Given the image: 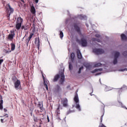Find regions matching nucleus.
I'll return each mask as SVG.
<instances>
[{
	"label": "nucleus",
	"mask_w": 127,
	"mask_h": 127,
	"mask_svg": "<svg viewBox=\"0 0 127 127\" xmlns=\"http://www.w3.org/2000/svg\"><path fill=\"white\" fill-rule=\"evenodd\" d=\"M59 80V84H60V85H63V84H64V81H65V75H64V71H60L59 74L55 75L53 81V82H57V81H58Z\"/></svg>",
	"instance_id": "f257e3e1"
},
{
	"label": "nucleus",
	"mask_w": 127,
	"mask_h": 127,
	"mask_svg": "<svg viewBox=\"0 0 127 127\" xmlns=\"http://www.w3.org/2000/svg\"><path fill=\"white\" fill-rule=\"evenodd\" d=\"M8 8L6 9V16L7 20H9L10 19V14H11V13H13L14 10L11 7V6H10V5L9 4L8 5Z\"/></svg>",
	"instance_id": "f03ea898"
},
{
	"label": "nucleus",
	"mask_w": 127,
	"mask_h": 127,
	"mask_svg": "<svg viewBox=\"0 0 127 127\" xmlns=\"http://www.w3.org/2000/svg\"><path fill=\"white\" fill-rule=\"evenodd\" d=\"M14 85L16 90H20V89H21L20 80L17 79L16 81L14 82Z\"/></svg>",
	"instance_id": "7ed1b4c3"
},
{
	"label": "nucleus",
	"mask_w": 127,
	"mask_h": 127,
	"mask_svg": "<svg viewBox=\"0 0 127 127\" xmlns=\"http://www.w3.org/2000/svg\"><path fill=\"white\" fill-rule=\"evenodd\" d=\"M93 52H94L96 55H100L101 54H104L105 51L102 49H95L93 50Z\"/></svg>",
	"instance_id": "20e7f679"
},
{
	"label": "nucleus",
	"mask_w": 127,
	"mask_h": 127,
	"mask_svg": "<svg viewBox=\"0 0 127 127\" xmlns=\"http://www.w3.org/2000/svg\"><path fill=\"white\" fill-rule=\"evenodd\" d=\"M15 36V33L13 31H10V33L8 35L7 39L10 40V41H12L13 40V37Z\"/></svg>",
	"instance_id": "39448f33"
},
{
	"label": "nucleus",
	"mask_w": 127,
	"mask_h": 127,
	"mask_svg": "<svg viewBox=\"0 0 127 127\" xmlns=\"http://www.w3.org/2000/svg\"><path fill=\"white\" fill-rule=\"evenodd\" d=\"M80 44H81L83 47H86L88 44V42H87V40L84 38L81 39L80 41Z\"/></svg>",
	"instance_id": "423d86ee"
},
{
	"label": "nucleus",
	"mask_w": 127,
	"mask_h": 127,
	"mask_svg": "<svg viewBox=\"0 0 127 127\" xmlns=\"http://www.w3.org/2000/svg\"><path fill=\"white\" fill-rule=\"evenodd\" d=\"M35 44L37 48H38V50H39V48L40 47V40L39 39V37L35 38Z\"/></svg>",
	"instance_id": "0eeeda50"
},
{
	"label": "nucleus",
	"mask_w": 127,
	"mask_h": 127,
	"mask_svg": "<svg viewBox=\"0 0 127 127\" xmlns=\"http://www.w3.org/2000/svg\"><path fill=\"white\" fill-rule=\"evenodd\" d=\"M62 104L63 105V107L65 108L68 107V99L67 98H64L62 100Z\"/></svg>",
	"instance_id": "6e6552de"
},
{
	"label": "nucleus",
	"mask_w": 127,
	"mask_h": 127,
	"mask_svg": "<svg viewBox=\"0 0 127 127\" xmlns=\"http://www.w3.org/2000/svg\"><path fill=\"white\" fill-rule=\"evenodd\" d=\"M3 100H2V96L0 95V110L2 111L3 110Z\"/></svg>",
	"instance_id": "1a4fd4ad"
},
{
	"label": "nucleus",
	"mask_w": 127,
	"mask_h": 127,
	"mask_svg": "<svg viewBox=\"0 0 127 127\" xmlns=\"http://www.w3.org/2000/svg\"><path fill=\"white\" fill-rule=\"evenodd\" d=\"M41 72H42L43 79V80H44V86L46 88L47 91H48V85H47V82L45 81V77H44V75H43V73H42V71H41Z\"/></svg>",
	"instance_id": "9d476101"
},
{
	"label": "nucleus",
	"mask_w": 127,
	"mask_h": 127,
	"mask_svg": "<svg viewBox=\"0 0 127 127\" xmlns=\"http://www.w3.org/2000/svg\"><path fill=\"white\" fill-rule=\"evenodd\" d=\"M38 108H39V109H40V112L41 113H42V112H44L45 110H44V108H43V105H41V103H40V102L38 103Z\"/></svg>",
	"instance_id": "9b49d317"
},
{
	"label": "nucleus",
	"mask_w": 127,
	"mask_h": 127,
	"mask_svg": "<svg viewBox=\"0 0 127 127\" xmlns=\"http://www.w3.org/2000/svg\"><path fill=\"white\" fill-rule=\"evenodd\" d=\"M74 29L77 31L78 33H81V30H80V27L77 24L74 25Z\"/></svg>",
	"instance_id": "f8f14e48"
},
{
	"label": "nucleus",
	"mask_w": 127,
	"mask_h": 127,
	"mask_svg": "<svg viewBox=\"0 0 127 127\" xmlns=\"http://www.w3.org/2000/svg\"><path fill=\"white\" fill-rule=\"evenodd\" d=\"M76 54L77 55V58H78V59H82V54H81V52L79 51V50H77Z\"/></svg>",
	"instance_id": "ddd939ff"
},
{
	"label": "nucleus",
	"mask_w": 127,
	"mask_h": 127,
	"mask_svg": "<svg viewBox=\"0 0 127 127\" xmlns=\"http://www.w3.org/2000/svg\"><path fill=\"white\" fill-rule=\"evenodd\" d=\"M23 21V19L21 18V17H19L17 18L16 23H19L22 24V22Z\"/></svg>",
	"instance_id": "4468645a"
},
{
	"label": "nucleus",
	"mask_w": 127,
	"mask_h": 127,
	"mask_svg": "<svg viewBox=\"0 0 127 127\" xmlns=\"http://www.w3.org/2000/svg\"><path fill=\"white\" fill-rule=\"evenodd\" d=\"M21 25H22V24H19L18 23H16L15 25V28L17 29V30H19L20 28H21Z\"/></svg>",
	"instance_id": "2eb2a0df"
},
{
	"label": "nucleus",
	"mask_w": 127,
	"mask_h": 127,
	"mask_svg": "<svg viewBox=\"0 0 127 127\" xmlns=\"http://www.w3.org/2000/svg\"><path fill=\"white\" fill-rule=\"evenodd\" d=\"M31 12L33 14H35L36 13V10H35V7H34V6H31Z\"/></svg>",
	"instance_id": "dca6fc26"
},
{
	"label": "nucleus",
	"mask_w": 127,
	"mask_h": 127,
	"mask_svg": "<svg viewBox=\"0 0 127 127\" xmlns=\"http://www.w3.org/2000/svg\"><path fill=\"white\" fill-rule=\"evenodd\" d=\"M74 101L76 103V104H77L79 103V97H78V94H75L74 98Z\"/></svg>",
	"instance_id": "f3484780"
},
{
	"label": "nucleus",
	"mask_w": 127,
	"mask_h": 127,
	"mask_svg": "<svg viewBox=\"0 0 127 127\" xmlns=\"http://www.w3.org/2000/svg\"><path fill=\"white\" fill-rule=\"evenodd\" d=\"M98 71H103V68H96L91 71V73H97V72H98Z\"/></svg>",
	"instance_id": "a211bd4d"
},
{
	"label": "nucleus",
	"mask_w": 127,
	"mask_h": 127,
	"mask_svg": "<svg viewBox=\"0 0 127 127\" xmlns=\"http://www.w3.org/2000/svg\"><path fill=\"white\" fill-rule=\"evenodd\" d=\"M121 37L122 40H127V36H126V35H125L124 34H121Z\"/></svg>",
	"instance_id": "6ab92c4d"
},
{
	"label": "nucleus",
	"mask_w": 127,
	"mask_h": 127,
	"mask_svg": "<svg viewBox=\"0 0 127 127\" xmlns=\"http://www.w3.org/2000/svg\"><path fill=\"white\" fill-rule=\"evenodd\" d=\"M79 18L81 20H83V19H86V18H87V16H85V15H80L79 16Z\"/></svg>",
	"instance_id": "aec40b11"
},
{
	"label": "nucleus",
	"mask_w": 127,
	"mask_h": 127,
	"mask_svg": "<svg viewBox=\"0 0 127 127\" xmlns=\"http://www.w3.org/2000/svg\"><path fill=\"white\" fill-rule=\"evenodd\" d=\"M70 58H71V61H74V59L75 58V54L74 53H72L70 54Z\"/></svg>",
	"instance_id": "412c9836"
},
{
	"label": "nucleus",
	"mask_w": 127,
	"mask_h": 127,
	"mask_svg": "<svg viewBox=\"0 0 127 127\" xmlns=\"http://www.w3.org/2000/svg\"><path fill=\"white\" fill-rule=\"evenodd\" d=\"M114 56H115V58H116L118 59V58H119V56H120V53H119L118 52H116L115 53Z\"/></svg>",
	"instance_id": "4be33fe9"
},
{
	"label": "nucleus",
	"mask_w": 127,
	"mask_h": 127,
	"mask_svg": "<svg viewBox=\"0 0 127 127\" xmlns=\"http://www.w3.org/2000/svg\"><path fill=\"white\" fill-rule=\"evenodd\" d=\"M64 36V34H63V32L61 31L60 32V37L61 39H63V37Z\"/></svg>",
	"instance_id": "5701e85b"
},
{
	"label": "nucleus",
	"mask_w": 127,
	"mask_h": 127,
	"mask_svg": "<svg viewBox=\"0 0 127 127\" xmlns=\"http://www.w3.org/2000/svg\"><path fill=\"white\" fill-rule=\"evenodd\" d=\"M11 50L12 51H13L14 49H15V45L14 44H11Z\"/></svg>",
	"instance_id": "b1692460"
},
{
	"label": "nucleus",
	"mask_w": 127,
	"mask_h": 127,
	"mask_svg": "<svg viewBox=\"0 0 127 127\" xmlns=\"http://www.w3.org/2000/svg\"><path fill=\"white\" fill-rule=\"evenodd\" d=\"M113 64L114 65H116V64H118V59L114 58V60L113 61Z\"/></svg>",
	"instance_id": "393cba45"
},
{
	"label": "nucleus",
	"mask_w": 127,
	"mask_h": 127,
	"mask_svg": "<svg viewBox=\"0 0 127 127\" xmlns=\"http://www.w3.org/2000/svg\"><path fill=\"white\" fill-rule=\"evenodd\" d=\"M76 108L79 111H81V108L80 107V105L79 103H76Z\"/></svg>",
	"instance_id": "a878e982"
},
{
	"label": "nucleus",
	"mask_w": 127,
	"mask_h": 127,
	"mask_svg": "<svg viewBox=\"0 0 127 127\" xmlns=\"http://www.w3.org/2000/svg\"><path fill=\"white\" fill-rule=\"evenodd\" d=\"M100 66H102V64L100 63L96 64H94V67H100Z\"/></svg>",
	"instance_id": "bb28decb"
},
{
	"label": "nucleus",
	"mask_w": 127,
	"mask_h": 127,
	"mask_svg": "<svg viewBox=\"0 0 127 127\" xmlns=\"http://www.w3.org/2000/svg\"><path fill=\"white\" fill-rule=\"evenodd\" d=\"M33 118L34 122H35V123H37V122H38V119H37V117L33 116Z\"/></svg>",
	"instance_id": "cd10ccee"
},
{
	"label": "nucleus",
	"mask_w": 127,
	"mask_h": 127,
	"mask_svg": "<svg viewBox=\"0 0 127 127\" xmlns=\"http://www.w3.org/2000/svg\"><path fill=\"white\" fill-rule=\"evenodd\" d=\"M93 41H97V42H100L101 40L99 39H97L96 38H92Z\"/></svg>",
	"instance_id": "c85d7f7f"
},
{
	"label": "nucleus",
	"mask_w": 127,
	"mask_h": 127,
	"mask_svg": "<svg viewBox=\"0 0 127 127\" xmlns=\"http://www.w3.org/2000/svg\"><path fill=\"white\" fill-rule=\"evenodd\" d=\"M84 69V66H81L79 68V70L78 71V74H80L81 73V71H82V69Z\"/></svg>",
	"instance_id": "c756f323"
},
{
	"label": "nucleus",
	"mask_w": 127,
	"mask_h": 127,
	"mask_svg": "<svg viewBox=\"0 0 127 127\" xmlns=\"http://www.w3.org/2000/svg\"><path fill=\"white\" fill-rule=\"evenodd\" d=\"M56 90L58 91H60V90H61V88L60 87V86H59V85H57L56 87Z\"/></svg>",
	"instance_id": "7c9ffc66"
},
{
	"label": "nucleus",
	"mask_w": 127,
	"mask_h": 127,
	"mask_svg": "<svg viewBox=\"0 0 127 127\" xmlns=\"http://www.w3.org/2000/svg\"><path fill=\"white\" fill-rule=\"evenodd\" d=\"M33 35H34V34L33 33H31L30 34L29 37H28V38H29V39H31V38H32V37L33 36Z\"/></svg>",
	"instance_id": "2f4dec72"
},
{
	"label": "nucleus",
	"mask_w": 127,
	"mask_h": 127,
	"mask_svg": "<svg viewBox=\"0 0 127 127\" xmlns=\"http://www.w3.org/2000/svg\"><path fill=\"white\" fill-rule=\"evenodd\" d=\"M73 112H74V111L69 110L67 112L66 114L69 115V114H71V113H73Z\"/></svg>",
	"instance_id": "473e14b6"
},
{
	"label": "nucleus",
	"mask_w": 127,
	"mask_h": 127,
	"mask_svg": "<svg viewBox=\"0 0 127 127\" xmlns=\"http://www.w3.org/2000/svg\"><path fill=\"white\" fill-rule=\"evenodd\" d=\"M69 70H72V69H73V66L72 65V64H69Z\"/></svg>",
	"instance_id": "72a5a7b5"
},
{
	"label": "nucleus",
	"mask_w": 127,
	"mask_h": 127,
	"mask_svg": "<svg viewBox=\"0 0 127 127\" xmlns=\"http://www.w3.org/2000/svg\"><path fill=\"white\" fill-rule=\"evenodd\" d=\"M29 41H30V39H29V38H28L26 40V42L27 43H29Z\"/></svg>",
	"instance_id": "f704fd0d"
},
{
	"label": "nucleus",
	"mask_w": 127,
	"mask_h": 127,
	"mask_svg": "<svg viewBox=\"0 0 127 127\" xmlns=\"http://www.w3.org/2000/svg\"><path fill=\"white\" fill-rule=\"evenodd\" d=\"M95 37H97V38H100L101 37V36L99 34H96L95 35Z\"/></svg>",
	"instance_id": "c9c22d12"
},
{
	"label": "nucleus",
	"mask_w": 127,
	"mask_h": 127,
	"mask_svg": "<svg viewBox=\"0 0 127 127\" xmlns=\"http://www.w3.org/2000/svg\"><path fill=\"white\" fill-rule=\"evenodd\" d=\"M4 52L5 53L7 54H8V53H9V52H10V51H6V50H4Z\"/></svg>",
	"instance_id": "e433bc0d"
},
{
	"label": "nucleus",
	"mask_w": 127,
	"mask_h": 127,
	"mask_svg": "<svg viewBox=\"0 0 127 127\" xmlns=\"http://www.w3.org/2000/svg\"><path fill=\"white\" fill-rule=\"evenodd\" d=\"M103 117H104L103 115H102L100 117V121H101V123H102V122H103Z\"/></svg>",
	"instance_id": "4c0bfd02"
},
{
	"label": "nucleus",
	"mask_w": 127,
	"mask_h": 127,
	"mask_svg": "<svg viewBox=\"0 0 127 127\" xmlns=\"http://www.w3.org/2000/svg\"><path fill=\"white\" fill-rule=\"evenodd\" d=\"M3 62V60H0V65H1V63Z\"/></svg>",
	"instance_id": "58836bf2"
},
{
	"label": "nucleus",
	"mask_w": 127,
	"mask_h": 127,
	"mask_svg": "<svg viewBox=\"0 0 127 127\" xmlns=\"http://www.w3.org/2000/svg\"><path fill=\"white\" fill-rule=\"evenodd\" d=\"M125 54H127V51H125L123 53V55H124V56H126Z\"/></svg>",
	"instance_id": "ea45409f"
},
{
	"label": "nucleus",
	"mask_w": 127,
	"mask_h": 127,
	"mask_svg": "<svg viewBox=\"0 0 127 127\" xmlns=\"http://www.w3.org/2000/svg\"><path fill=\"white\" fill-rule=\"evenodd\" d=\"M3 117H5V118H8V115L7 114H6L4 116H3Z\"/></svg>",
	"instance_id": "a19ab883"
},
{
	"label": "nucleus",
	"mask_w": 127,
	"mask_h": 127,
	"mask_svg": "<svg viewBox=\"0 0 127 127\" xmlns=\"http://www.w3.org/2000/svg\"><path fill=\"white\" fill-rule=\"evenodd\" d=\"M101 74H102V72L97 73L95 74V76H98V75H101Z\"/></svg>",
	"instance_id": "79ce46f5"
},
{
	"label": "nucleus",
	"mask_w": 127,
	"mask_h": 127,
	"mask_svg": "<svg viewBox=\"0 0 127 127\" xmlns=\"http://www.w3.org/2000/svg\"><path fill=\"white\" fill-rule=\"evenodd\" d=\"M3 121H4V119H1V120H0L1 123H4V122H3Z\"/></svg>",
	"instance_id": "37998d69"
},
{
	"label": "nucleus",
	"mask_w": 127,
	"mask_h": 127,
	"mask_svg": "<svg viewBox=\"0 0 127 127\" xmlns=\"http://www.w3.org/2000/svg\"><path fill=\"white\" fill-rule=\"evenodd\" d=\"M24 27H25V26H23V25H22V26H21V29H24Z\"/></svg>",
	"instance_id": "c03bdc74"
},
{
	"label": "nucleus",
	"mask_w": 127,
	"mask_h": 127,
	"mask_svg": "<svg viewBox=\"0 0 127 127\" xmlns=\"http://www.w3.org/2000/svg\"><path fill=\"white\" fill-rule=\"evenodd\" d=\"M57 111H59V110H60V106H58V108H57Z\"/></svg>",
	"instance_id": "a18cd8bd"
},
{
	"label": "nucleus",
	"mask_w": 127,
	"mask_h": 127,
	"mask_svg": "<svg viewBox=\"0 0 127 127\" xmlns=\"http://www.w3.org/2000/svg\"><path fill=\"white\" fill-rule=\"evenodd\" d=\"M3 110H4V113H6L7 112V110H6L5 108H4Z\"/></svg>",
	"instance_id": "49530a36"
},
{
	"label": "nucleus",
	"mask_w": 127,
	"mask_h": 127,
	"mask_svg": "<svg viewBox=\"0 0 127 127\" xmlns=\"http://www.w3.org/2000/svg\"><path fill=\"white\" fill-rule=\"evenodd\" d=\"M36 3H38L39 0H35Z\"/></svg>",
	"instance_id": "de8ad7c7"
},
{
	"label": "nucleus",
	"mask_w": 127,
	"mask_h": 127,
	"mask_svg": "<svg viewBox=\"0 0 127 127\" xmlns=\"http://www.w3.org/2000/svg\"><path fill=\"white\" fill-rule=\"evenodd\" d=\"M27 27H25L24 28V30H27Z\"/></svg>",
	"instance_id": "09e8293b"
},
{
	"label": "nucleus",
	"mask_w": 127,
	"mask_h": 127,
	"mask_svg": "<svg viewBox=\"0 0 127 127\" xmlns=\"http://www.w3.org/2000/svg\"><path fill=\"white\" fill-rule=\"evenodd\" d=\"M126 70H127V68H125L124 69H122V71H126Z\"/></svg>",
	"instance_id": "8fccbe9b"
},
{
	"label": "nucleus",
	"mask_w": 127,
	"mask_h": 127,
	"mask_svg": "<svg viewBox=\"0 0 127 127\" xmlns=\"http://www.w3.org/2000/svg\"><path fill=\"white\" fill-rule=\"evenodd\" d=\"M21 1H22V2H23V3H24V0H20Z\"/></svg>",
	"instance_id": "3c124183"
},
{
	"label": "nucleus",
	"mask_w": 127,
	"mask_h": 127,
	"mask_svg": "<svg viewBox=\"0 0 127 127\" xmlns=\"http://www.w3.org/2000/svg\"><path fill=\"white\" fill-rule=\"evenodd\" d=\"M65 127H68V126H67V125L65 124Z\"/></svg>",
	"instance_id": "603ef678"
},
{
	"label": "nucleus",
	"mask_w": 127,
	"mask_h": 127,
	"mask_svg": "<svg viewBox=\"0 0 127 127\" xmlns=\"http://www.w3.org/2000/svg\"><path fill=\"white\" fill-rule=\"evenodd\" d=\"M59 114H60V113H59V112L58 111V115H59Z\"/></svg>",
	"instance_id": "864d4df0"
},
{
	"label": "nucleus",
	"mask_w": 127,
	"mask_h": 127,
	"mask_svg": "<svg viewBox=\"0 0 127 127\" xmlns=\"http://www.w3.org/2000/svg\"><path fill=\"white\" fill-rule=\"evenodd\" d=\"M48 122H49V118L48 117Z\"/></svg>",
	"instance_id": "5fc2aeb1"
},
{
	"label": "nucleus",
	"mask_w": 127,
	"mask_h": 127,
	"mask_svg": "<svg viewBox=\"0 0 127 127\" xmlns=\"http://www.w3.org/2000/svg\"><path fill=\"white\" fill-rule=\"evenodd\" d=\"M90 96H92V93H90Z\"/></svg>",
	"instance_id": "6e6d98bb"
},
{
	"label": "nucleus",
	"mask_w": 127,
	"mask_h": 127,
	"mask_svg": "<svg viewBox=\"0 0 127 127\" xmlns=\"http://www.w3.org/2000/svg\"><path fill=\"white\" fill-rule=\"evenodd\" d=\"M39 127H41V125H39Z\"/></svg>",
	"instance_id": "4d7b16f0"
},
{
	"label": "nucleus",
	"mask_w": 127,
	"mask_h": 127,
	"mask_svg": "<svg viewBox=\"0 0 127 127\" xmlns=\"http://www.w3.org/2000/svg\"><path fill=\"white\" fill-rule=\"evenodd\" d=\"M38 113H39V110H38Z\"/></svg>",
	"instance_id": "13d9d810"
},
{
	"label": "nucleus",
	"mask_w": 127,
	"mask_h": 127,
	"mask_svg": "<svg viewBox=\"0 0 127 127\" xmlns=\"http://www.w3.org/2000/svg\"><path fill=\"white\" fill-rule=\"evenodd\" d=\"M5 122H6V120H5Z\"/></svg>",
	"instance_id": "bf43d9fd"
}]
</instances>
